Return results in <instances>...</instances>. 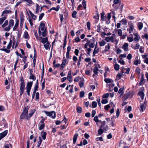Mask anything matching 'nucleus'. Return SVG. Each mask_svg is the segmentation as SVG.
<instances>
[{
    "label": "nucleus",
    "mask_w": 148,
    "mask_h": 148,
    "mask_svg": "<svg viewBox=\"0 0 148 148\" xmlns=\"http://www.w3.org/2000/svg\"><path fill=\"white\" fill-rule=\"evenodd\" d=\"M35 111L36 110L34 109L31 110L29 114V116H26V119L27 120H28L34 114Z\"/></svg>",
    "instance_id": "6e6552de"
},
{
    "label": "nucleus",
    "mask_w": 148,
    "mask_h": 148,
    "mask_svg": "<svg viewBox=\"0 0 148 148\" xmlns=\"http://www.w3.org/2000/svg\"><path fill=\"white\" fill-rule=\"evenodd\" d=\"M114 35L113 34L111 36L107 37L106 38L105 40L108 42H114Z\"/></svg>",
    "instance_id": "0eeeda50"
},
{
    "label": "nucleus",
    "mask_w": 148,
    "mask_h": 148,
    "mask_svg": "<svg viewBox=\"0 0 148 148\" xmlns=\"http://www.w3.org/2000/svg\"><path fill=\"white\" fill-rule=\"evenodd\" d=\"M77 12L76 11H74L72 14V17L73 18H75L76 17V15Z\"/></svg>",
    "instance_id": "864d4df0"
},
{
    "label": "nucleus",
    "mask_w": 148,
    "mask_h": 148,
    "mask_svg": "<svg viewBox=\"0 0 148 148\" xmlns=\"http://www.w3.org/2000/svg\"><path fill=\"white\" fill-rule=\"evenodd\" d=\"M139 30H141L143 27V23L141 22H138L137 24Z\"/></svg>",
    "instance_id": "dca6fc26"
},
{
    "label": "nucleus",
    "mask_w": 148,
    "mask_h": 148,
    "mask_svg": "<svg viewBox=\"0 0 148 148\" xmlns=\"http://www.w3.org/2000/svg\"><path fill=\"white\" fill-rule=\"evenodd\" d=\"M66 60L64 59L62 61V63L61 65V68L60 69L62 70L64 67L65 65L66 64Z\"/></svg>",
    "instance_id": "aec40b11"
},
{
    "label": "nucleus",
    "mask_w": 148,
    "mask_h": 148,
    "mask_svg": "<svg viewBox=\"0 0 148 148\" xmlns=\"http://www.w3.org/2000/svg\"><path fill=\"white\" fill-rule=\"evenodd\" d=\"M82 4L83 5L84 8L85 9H86V2L85 0H83L82 2Z\"/></svg>",
    "instance_id": "603ef678"
},
{
    "label": "nucleus",
    "mask_w": 148,
    "mask_h": 148,
    "mask_svg": "<svg viewBox=\"0 0 148 148\" xmlns=\"http://www.w3.org/2000/svg\"><path fill=\"white\" fill-rule=\"evenodd\" d=\"M92 108H94L97 106V103L96 101H93L92 103Z\"/></svg>",
    "instance_id": "79ce46f5"
},
{
    "label": "nucleus",
    "mask_w": 148,
    "mask_h": 148,
    "mask_svg": "<svg viewBox=\"0 0 148 148\" xmlns=\"http://www.w3.org/2000/svg\"><path fill=\"white\" fill-rule=\"evenodd\" d=\"M39 141L38 142V143L37 145V146L38 148L40 146L41 143L42 141V140L41 139V137L40 136H39L38 138Z\"/></svg>",
    "instance_id": "c85d7f7f"
},
{
    "label": "nucleus",
    "mask_w": 148,
    "mask_h": 148,
    "mask_svg": "<svg viewBox=\"0 0 148 148\" xmlns=\"http://www.w3.org/2000/svg\"><path fill=\"white\" fill-rule=\"evenodd\" d=\"M44 15L45 14L44 13H42L40 15L38 18L39 21H40L41 20L42 18L44 16Z\"/></svg>",
    "instance_id": "09e8293b"
},
{
    "label": "nucleus",
    "mask_w": 148,
    "mask_h": 148,
    "mask_svg": "<svg viewBox=\"0 0 148 148\" xmlns=\"http://www.w3.org/2000/svg\"><path fill=\"white\" fill-rule=\"evenodd\" d=\"M46 135V133L44 132H42L41 133V136L43 140L45 139Z\"/></svg>",
    "instance_id": "4be33fe9"
},
{
    "label": "nucleus",
    "mask_w": 148,
    "mask_h": 148,
    "mask_svg": "<svg viewBox=\"0 0 148 148\" xmlns=\"http://www.w3.org/2000/svg\"><path fill=\"white\" fill-rule=\"evenodd\" d=\"M77 112L78 113H80L82 112V109L81 107H78L77 109Z\"/></svg>",
    "instance_id": "8fccbe9b"
},
{
    "label": "nucleus",
    "mask_w": 148,
    "mask_h": 148,
    "mask_svg": "<svg viewBox=\"0 0 148 148\" xmlns=\"http://www.w3.org/2000/svg\"><path fill=\"white\" fill-rule=\"evenodd\" d=\"M40 40H41L40 42L43 44H45L48 42L47 37L43 38L42 37H40Z\"/></svg>",
    "instance_id": "9d476101"
},
{
    "label": "nucleus",
    "mask_w": 148,
    "mask_h": 148,
    "mask_svg": "<svg viewBox=\"0 0 148 148\" xmlns=\"http://www.w3.org/2000/svg\"><path fill=\"white\" fill-rule=\"evenodd\" d=\"M140 64V62L138 60H136L135 61H134V64L135 65H137L138 64Z\"/></svg>",
    "instance_id": "680f3d73"
},
{
    "label": "nucleus",
    "mask_w": 148,
    "mask_h": 148,
    "mask_svg": "<svg viewBox=\"0 0 148 148\" xmlns=\"http://www.w3.org/2000/svg\"><path fill=\"white\" fill-rule=\"evenodd\" d=\"M73 61L75 62V63H73V64H75L77 61V58L76 56H74L73 57Z\"/></svg>",
    "instance_id": "6e6d98bb"
},
{
    "label": "nucleus",
    "mask_w": 148,
    "mask_h": 148,
    "mask_svg": "<svg viewBox=\"0 0 148 148\" xmlns=\"http://www.w3.org/2000/svg\"><path fill=\"white\" fill-rule=\"evenodd\" d=\"M90 40L89 42V43H86L84 45V48L85 49L87 48V47L88 46L90 48H93L95 46V39L93 37L92 38V39Z\"/></svg>",
    "instance_id": "7ed1b4c3"
},
{
    "label": "nucleus",
    "mask_w": 148,
    "mask_h": 148,
    "mask_svg": "<svg viewBox=\"0 0 148 148\" xmlns=\"http://www.w3.org/2000/svg\"><path fill=\"white\" fill-rule=\"evenodd\" d=\"M38 86L37 84L35 85L34 88V91L33 92L36 93V91L38 90Z\"/></svg>",
    "instance_id": "49530a36"
},
{
    "label": "nucleus",
    "mask_w": 148,
    "mask_h": 148,
    "mask_svg": "<svg viewBox=\"0 0 148 148\" xmlns=\"http://www.w3.org/2000/svg\"><path fill=\"white\" fill-rule=\"evenodd\" d=\"M120 79V73H119L116 75L115 81H117Z\"/></svg>",
    "instance_id": "c03bdc74"
},
{
    "label": "nucleus",
    "mask_w": 148,
    "mask_h": 148,
    "mask_svg": "<svg viewBox=\"0 0 148 148\" xmlns=\"http://www.w3.org/2000/svg\"><path fill=\"white\" fill-rule=\"evenodd\" d=\"M121 77L122 75H124L126 73L128 74L129 73L130 71V68H125L123 66L121 67Z\"/></svg>",
    "instance_id": "39448f33"
},
{
    "label": "nucleus",
    "mask_w": 148,
    "mask_h": 148,
    "mask_svg": "<svg viewBox=\"0 0 148 148\" xmlns=\"http://www.w3.org/2000/svg\"><path fill=\"white\" fill-rule=\"evenodd\" d=\"M12 11L10 10H4L2 14V16L5 15L6 14L11 13Z\"/></svg>",
    "instance_id": "b1692460"
},
{
    "label": "nucleus",
    "mask_w": 148,
    "mask_h": 148,
    "mask_svg": "<svg viewBox=\"0 0 148 148\" xmlns=\"http://www.w3.org/2000/svg\"><path fill=\"white\" fill-rule=\"evenodd\" d=\"M129 96V93H127L126 94H125L123 96V98L124 99V100L127 99V98Z\"/></svg>",
    "instance_id": "5fc2aeb1"
},
{
    "label": "nucleus",
    "mask_w": 148,
    "mask_h": 148,
    "mask_svg": "<svg viewBox=\"0 0 148 148\" xmlns=\"http://www.w3.org/2000/svg\"><path fill=\"white\" fill-rule=\"evenodd\" d=\"M29 12L33 19L34 20H35L36 19V16L35 15H34L30 11H29Z\"/></svg>",
    "instance_id": "cd10ccee"
},
{
    "label": "nucleus",
    "mask_w": 148,
    "mask_h": 148,
    "mask_svg": "<svg viewBox=\"0 0 148 148\" xmlns=\"http://www.w3.org/2000/svg\"><path fill=\"white\" fill-rule=\"evenodd\" d=\"M50 44L49 42H47L46 44L44 45V46L46 50H48L49 48V46Z\"/></svg>",
    "instance_id": "c9c22d12"
},
{
    "label": "nucleus",
    "mask_w": 148,
    "mask_h": 148,
    "mask_svg": "<svg viewBox=\"0 0 148 148\" xmlns=\"http://www.w3.org/2000/svg\"><path fill=\"white\" fill-rule=\"evenodd\" d=\"M104 81L107 84L113 82V80L112 79L109 78H105L104 79Z\"/></svg>",
    "instance_id": "a878e982"
},
{
    "label": "nucleus",
    "mask_w": 148,
    "mask_h": 148,
    "mask_svg": "<svg viewBox=\"0 0 148 148\" xmlns=\"http://www.w3.org/2000/svg\"><path fill=\"white\" fill-rule=\"evenodd\" d=\"M96 112L95 110H92V114H91L92 117H93L95 116L96 114Z\"/></svg>",
    "instance_id": "774afa93"
},
{
    "label": "nucleus",
    "mask_w": 148,
    "mask_h": 148,
    "mask_svg": "<svg viewBox=\"0 0 148 148\" xmlns=\"http://www.w3.org/2000/svg\"><path fill=\"white\" fill-rule=\"evenodd\" d=\"M127 20L125 19H123L121 21V23L122 24L126 25L127 23Z\"/></svg>",
    "instance_id": "e433bc0d"
},
{
    "label": "nucleus",
    "mask_w": 148,
    "mask_h": 148,
    "mask_svg": "<svg viewBox=\"0 0 148 148\" xmlns=\"http://www.w3.org/2000/svg\"><path fill=\"white\" fill-rule=\"evenodd\" d=\"M24 18L23 17L21 16L20 18V25L22 26L23 23Z\"/></svg>",
    "instance_id": "a18cd8bd"
},
{
    "label": "nucleus",
    "mask_w": 148,
    "mask_h": 148,
    "mask_svg": "<svg viewBox=\"0 0 148 148\" xmlns=\"http://www.w3.org/2000/svg\"><path fill=\"white\" fill-rule=\"evenodd\" d=\"M40 29L42 31L44 30H47V29L45 28V24L43 23H41L40 24Z\"/></svg>",
    "instance_id": "2eb2a0df"
},
{
    "label": "nucleus",
    "mask_w": 148,
    "mask_h": 148,
    "mask_svg": "<svg viewBox=\"0 0 148 148\" xmlns=\"http://www.w3.org/2000/svg\"><path fill=\"white\" fill-rule=\"evenodd\" d=\"M78 136V134H75L74 135L73 138V143H75L77 139Z\"/></svg>",
    "instance_id": "c756f323"
},
{
    "label": "nucleus",
    "mask_w": 148,
    "mask_h": 148,
    "mask_svg": "<svg viewBox=\"0 0 148 148\" xmlns=\"http://www.w3.org/2000/svg\"><path fill=\"white\" fill-rule=\"evenodd\" d=\"M110 48V46L108 44L105 47V51L106 52L108 51Z\"/></svg>",
    "instance_id": "3c124183"
},
{
    "label": "nucleus",
    "mask_w": 148,
    "mask_h": 148,
    "mask_svg": "<svg viewBox=\"0 0 148 148\" xmlns=\"http://www.w3.org/2000/svg\"><path fill=\"white\" fill-rule=\"evenodd\" d=\"M45 127V125L44 123L42 124L39 127V129L40 130H42Z\"/></svg>",
    "instance_id": "13d9d810"
},
{
    "label": "nucleus",
    "mask_w": 148,
    "mask_h": 148,
    "mask_svg": "<svg viewBox=\"0 0 148 148\" xmlns=\"http://www.w3.org/2000/svg\"><path fill=\"white\" fill-rule=\"evenodd\" d=\"M135 72L137 73L138 74H139L140 73V69L138 67H137L136 70Z\"/></svg>",
    "instance_id": "338daca9"
},
{
    "label": "nucleus",
    "mask_w": 148,
    "mask_h": 148,
    "mask_svg": "<svg viewBox=\"0 0 148 148\" xmlns=\"http://www.w3.org/2000/svg\"><path fill=\"white\" fill-rule=\"evenodd\" d=\"M45 113L47 116H49L52 118H54L56 116V114L54 111L47 112V111H44Z\"/></svg>",
    "instance_id": "423d86ee"
},
{
    "label": "nucleus",
    "mask_w": 148,
    "mask_h": 148,
    "mask_svg": "<svg viewBox=\"0 0 148 148\" xmlns=\"http://www.w3.org/2000/svg\"><path fill=\"white\" fill-rule=\"evenodd\" d=\"M60 6L58 5L57 6L56 8L53 7L51 8L50 9V10H53L56 11H58L60 9Z\"/></svg>",
    "instance_id": "4c0bfd02"
},
{
    "label": "nucleus",
    "mask_w": 148,
    "mask_h": 148,
    "mask_svg": "<svg viewBox=\"0 0 148 148\" xmlns=\"http://www.w3.org/2000/svg\"><path fill=\"white\" fill-rule=\"evenodd\" d=\"M127 39L128 41L130 42H131L133 40V37H127Z\"/></svg>",
    "instance_id": "0e129e2a"
},
{
    "label": "nucleus",
    "mask_w": 148,
    "mask_h": 148,
    "mask_svg": "<svg viewBox=\"0 0 148 148\" xmlns=\"http://www.w3.org/2000/svg\"><path fill=\"white\" fill-rule=\"evenodd\" d=\"M79 50L77 49H75L74 53L77 56H78V55L79 53Z\"/></svg>",
    "instance_id": "69168bd1"
},
{
    "label": "nucleus",
    "mask_w": 148,
    "mask_h": 148,
    "mask_svg": "<svg viewBox=\"0 0 148 148\" xmlns=\"http://www.w3.org/2000/svg\"><path fill=\"white\" fill-rule=\"evenodd\" d=\"M29 108L28 106L24 108L23 112L21 114L20 116V118L21 119H23L25 118H26V116H28L27 115Z\"/></svg>",
    "instance_id": "20e7f679"
},
{
    "label": "nucleus",
    "mask_w": 148,
    "mask_h": 148,
    "mask_svg": "<svg viewBox=\"0 0 148 148\" xmlns=\"http://www.w3.org/2000/svg\"><path fill=\"white\" fill-rule=\"evenodd\" d=\"M98 68L97 67H95L94 69L93 72L95 74L97 75L98 74Z\"/></svg>",
    "instance_id": "ea45409f"
},
{
    "label": "nucleus",
    "mask_w": 148,
    "mask_h": 148,
    "mask_svg": "<svg viewBox=\"0 0 148 148\" xmlns=\"http://www.w3.org/2000/svg\"><path fill=\"white\" fill-rule=\"evenodd\" d=\"M109 94L108 93H106V94H104L103 95V98H107L109 97Z\"/></svg>",
    "instance_id": "052dcab7"
},
{
    "label": "nucleus",
    "mask_w": 148,
    "mask_h": 148,
    "mask_svg": "<svg viewBox=\"0 0 148 148\" xmlns=\"http://www.w3.org/2000/svg\"><path fill=\"white\" fill-rule=\"evenodd\" d=\"M145 102L143 103L140 106V112H143L145 110Z\"/></svg>",
    "instance_id": "1a4fd4ad"
},
{
    "label": "nucleus",
    "mask_w": 148,
    "mask_h": 148,
    "mask_svg": "<svg viewBox=\"0 0 148 148\" xmlns=\"http://www.w3.org/2000/svg\"><path fill=\"white\" fill-rule=\"evenodd\" d=\"M96 141H98L100 140V141H103V140L102 138L101 137H97L96 138Z\"/></svg>",
    "instance_id": "e2e57ef3"
},
{
    "label": "nucleus",
    "mask_w": 148,
    "mask_h": 148,
    "mask_svg": "<svg viewBox=\"0 0 148 148\" xmlns=\"http://www.w3.org/2000/svg\"><path fill=\"white\" fill-rule=\"evenodd\" d=\"M115 34L118 33L119 36H120V29H118L116 28H115L114 31Z\"/></svg>",
    "instance_id": "2f4dec72"
},
{
    "label": "nucleus",
    "mask_w": 148,
    "mask_h": 148,
    "mask_svg": "<svg viewBox=\"0 0 148 148\" xmlns=\"http://www.w3.org/2000/svg\"><path fill=\"white\" fill-rule=\"evenodd\" d=\"M99 43L100 46H103L106 44V43L104 40H102L101 41L99 42Z\"/></svg>",
    "instance_id": "72a5a7b5"
},
{
    "label": "nucleus",
    "mask_w": 148,
    "mask_h": 148,
    "mask_svg": "<svg viewBox=\"0 0 148 148\" xmlns=\"http://www.w3.org/2000/svg\"><path fill=\"white\" fill-rule=\"evenodd\" d=\"M42 35L43 37L46 36L47 35V30L42 31Z\"/></svg>",
    "instance_id": "37998d69"
},
{
    "label": "nucleus",
    "mask_w": 148,
    "mask_h": 148,
    "mask_svg": "<svg viewBox=\"0 0 148 148\" xmlns=\"http://www.w3.org/2000/svg\"><path fill=\"white\" fill-rule=\"evenodd\" d=\"M138 94L140 96L142 100H143L144 99V95L143 92L142 91H140L138 93Z\"/></svg>",
    "instance_id": "5701e85b"
},
{
    "label": "nucleus",
    "mask_w": 148,
    "mask_h": 148,
    "mask_svg": "<svg viewBox=\"0 0 148 148\" xmlns=\"http://www.w3.org/2000/svg\"><path fill=\"white\" fill-rule=\"evenodd\" d=\"M97 32H101V27L100 25V24H99L97 26Z\"/></svg>",
    "instance_id": "58836bf2"
},
{
    "label": "nucleus",
    "mask_w": 148,
    "mask_h": 148,
    "mask_svg": "<svg viewBox=\"0 0 148 148\" xmlns=\"http://www.w3.org/2000/svg\"><path fill=\"white\" fill-rule=\"evenodd\" d=\"M103 129H102V128H100L98 131V133L99 135H101L103 133Z\"/></svg>",
    "instance_id": "a19ab883"
},
{
    "label": "nucleus",
    "mask_w": 148,
    "mask_h": 148,
    "mask_svg": "<svg viewBox=\"0 0 148 148\" xmlns=\"http://www.w3.org/2000/svg\"><path fill=\"white\" fill-rule=\"evenodd\" d=\"M29 79H32L33 81H34L36 79V77L34 76L32 73H31V75L29 77Z\"/></svg>",
    "instance_id": "473e14b6"
},
{
    "label": "nucleus",
    "mask_w": 148,
    "mask_h": 148,
    "mask_svg": "<svg viewBox=\"0 0 148 148\" xmlns=\"http://www.w3.org/2000/svg\"><path fill=\"white\" fill-rule=\"evenodd\" d=\"M36 10L35 13L36 14H38L40 12V7L39 5L37 3L36 4Z\"/></svg>",
    "instance_id": "6ab92c4d"
},
{
    "label": "nucleus",
    "mask_w": 148,
    "mask_h": 148,
    "mask_svg": "<svg viewBox=\"0 0 148 148\" xmlns=\"http://www.w3.org/2000/svg\"><path fill=\"white\" fill-rule=\"evenodd\" d=\"M12 41L11 40H10V42L7 47V48L8 49H10V48L12 44Z\"/></svg>",
    "instance_id": "f704fd0d"
},
{
    "label": "nucleus",
    "mask_w": 148,
    "mask_h": 148,
    "mask_svg": "<svg viewBox=\"0 0 148 148\" xmlns=\"http://www.w3.org/2000/svg\"><path fill=\"white\" fill-rule=\"evenodd\" d=\"M145 79L144 77V75H142L141 76V79L140 80V82H139V84L140 85H143L144 84V81Z\"/></svg>",
    "instance_id": "a211bd4d"
},
{
    "label": "nucleus",
    "mask_w": 148,
    "mask_h": 148,
    "mask_svg": "<svg viewBox=\"0 0 148 148\" xmlns=\"http://www.w3.org/2000/svg\"><path fill=\"white\" fill-rule=\"evenodd\" d=\"M128 44L127 43H125L122 46V48L123 49L124 51H127L128 50Z\"/></svg>",
    "instance_id": "4468645a"
},
{
    "label": "nucleus",
    "mask_w": 148,
    "mask_h": 148,
    "mask_svg": "<svg viewBox=\"0 0 148 148\" xmlns=\"http://www.w3.org/2000/svg\"><path fill=\"white\" fill-rule=\"evenodd\" d=\"M6 18L5 16L0 18V25H2L1 27L5 31L8 32L13 26L14 21L13 19H11L9 22L8 20H5Z\"/></svg>",
    "instance_id": "f257e3e1"
},
{
    "label": "nucleus",
    "mask_w": 148,
    "mask_h": 148,
    "mask_svg": "<svg viewBox=\"0 0 148 148\" xmlns=\"http://www.w3.org/2000/svg\"><path fill=\"white\" fill-rule=\"evenodd\" d=\"M19 22L18 21H17L15 24L13 28V31H15L16 30V29L18 27V25Z\"/></svg>",
    "instance_id": "7c9ffc66"
},
{
    "label": "nucleus",
    "mask_w": 148,
    "mask_h": 148,
    "mask_svg": "<svg viewBox=\"0 0 148 148\" xmlns=\"http://www.w3.org/2000/svg\"><path fill=\"white\" fill-rule=\"evenodd\" d=\"M101 20L102 21H104L106 20V18L104 16L105 14L103 12L101 13Z\"/></svg>",
    "instance_id": "bb28decb"
},
{
    "label": "nucleus",
    "mask_w": 148,
    "mask_h": 148,
    "mask_svg": "<svg viewBox=\"0 0 148 148\" xmlns=\"http://www.w3.org/2000/svg\"><path fill=\"white\" fill-rule=\"evenodd\" d=\"M120 66L119 65H118L117 64H116L114 66V68L116 70H118Z\"/></svg>",
    "instance_id": "4d7b16f0"
},
{
    "label": "nucleus",
    "mask_w": 148,
    "mask_h": 148,
    "mask_svg": "<svg viewBox=\"0 0 148 148\" xmlns=\"http://www.w3.org/2000/svg\"><path fill=\"white\" fill-rule=\"evenodd\" d=\"M94 120L95 121L96 123H98L99 121V120L98 119V116H96L94 117Z\"/></svg>",
    "instance_id": "bf43d9fd"
},
{
    "label": "nucleus",
    "mask_w": 148,
    "mask_h": 148,
    "mask_svg": "<svg viewBox=\"0 0 148 148\" xmlns=\"http://www.w3.org/2000/svg\"><path fill=\"white\" fill-rule=\"evenodd\" d=\"M20 81L21 82L20 87V95L21 96L22 95L24 92L25 87V84L24 83V80L23 77H21L20 78Z\"/></svg>",
    "instance_id": "f03ea898"
},
{
    "label": "nucleus",
    "mask_w": 148,
    "mask_h": 148,
    "mask_svg": "<svg viewBox=\"0 0 148 148\" xmlns=\"http://www.w3.org/2000/svg\"><path fill=\"white\" fill-rule=\"evenodd\" d=\"M134 35L135 36L134 38V40L137 42H138L139 40L140 37L138 33H134Z\"/></svg>",
    "instance_id": "ddd939ff"
},
{
    "label": "nucleus",
    "mask_w": 148,
    "mask_h": 148,
    "mask_svg": "<svg viewBox=\"0 0 148 148\" xmlns=\"http://www.w3.org/2000/svg\"><path fill=\"white\" fill-rule=\"evenodd\" d=\"M33 84L32 82H28L27 83L26 88L27 90H31V87L32 86Z\"/></svg>",
    "instance_id": "f8f14e48"
},
{
    "label": "nucleus",
    "mask_w": 148,
    "mask_h": 148,
    "mask_svg": "<svg viewBox=\"0 0 148 148\" xmlns=\"http://www.w3.org/2000/svg\"><path fill=\"white\" fill-rule=\"evenodd\" d=\"M8 132V130H6L0 134V140L6 135Z\"/></svg>",
    "instance_id": "9b49d317"
},
{
    "label": "nucleus",
    "mask_w": 148,
    "mask_h": 148,
    "mask_svg": "<svg viewBox=\"0 0 148 148\" xmlns=\"http://www.w3.org/2000/svg\"><path fill=\"white\" fill-rule=\"evenodd\" d=\"M122 82L124 85L122 88H121V96L122 95V94L124 92L123 91V90L126 87V84L125 83V82L123 80L122 81Z\"/></svg>",
    "instance_id": "412c9836"
},
{
    "label": "nucleus",
    "mask_w": 148,
    "mask_h": 148,
    "mask_svg": "<svg viewBox=\"0 0 148 148\" xmlns=\"http://www.w3.org/2000/svg\"><path fill=\"white\" fill-rule=\"evenodd\" d=\"M134 26L133 25H131L130 27L129 33H131L133 31Z\"/></svg>",
    "instance_id": "de8ad7c7"
},
{
    "label": "nucleus",
    "mask_w": 148,
    "mask_h": 148,
    "mask_svg": "<svg viewBox=\"0 0 148 148\" xmlns=\"http://www.w3.org/2000/svg\"><path fill=\"white\" fill-rule=\"evenodd\" d=\"M106 122L105 121H103L102 122H101V125L100 127V128H103V130L106 131L107 130V128L106 127H103L106 124Z\"/></svg>",
    "instance_id": "f3484780"
},
{
    "label": "nucleus",
    "mask_w": 148,
    "mask_h": 148,
    "mask_svg": "<svg viewBox=\"0 0 148 148\" xmlns=\"http://www.w3.org/2000/svg\"><path fill=\"white\" fill-rule=\"evenodd\" d=\"M23 37L25 39L28 38H29V36L27 31H25L24 32L23 35Z\"/></svg>",
    "instance_id": "393cba45"
}]
</instances>
